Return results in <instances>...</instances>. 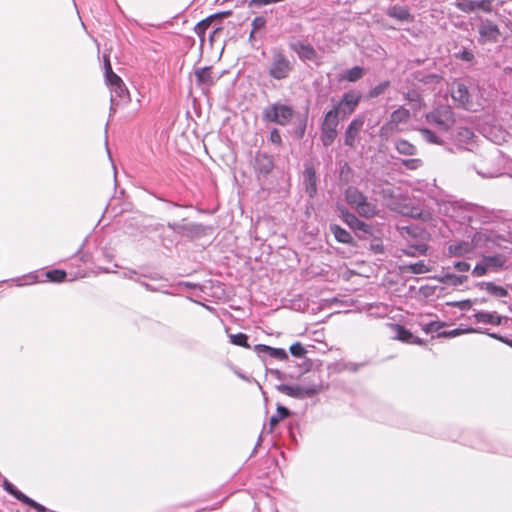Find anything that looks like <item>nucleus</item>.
I'll use <instances>...</instances> for the list:
<instances>
[{
    "label": "nucleus",
    "instance_id": "nucleus-1",
    "mask_svg": "<svg viewBox=\"0 0 512 512\" xmlns=\"http://www.w3.org/2000/svg\"><path fill=\"white\" fill-rule=\"evenodd\" d=\"M485 240L483 233L476 232L471 239L451 242L447 247V254L449 257L470 258Z\"/></svg>",
    "mask_w": 512,
    "mask_h": 512
},
{
    "label": "nucleus",
    "instance_id": "nucleus-2",
    "mask_svg": "<svg viewBox=\"0 0 512 512\" xmlns=\"http://www.w3.org/2000/svg\"><path fill=\"white\" fill-rule=\"evenodd\" d=\"M347 203L363 217H371L375 214V206L369 203L366 197L356 188L349 187L345 192Z\"/></svg>",
    "mask_w": 512,
    "mask_h": 512
},
{
    "label": "nucleus",
    "instance_id": "nucleus-3",
    "mask_svg": "<svg viewBox=\"0 0 512 512\" xmlns=\"http://www.w3.org/2000/svg\"><path fill=\"white\" fill-rule=\"evenodd\" d=\"M293 114L294 111L290 106L276 103L264 109L263 118L268 122H273L284 126L290 122Z\"/></svg>",
    "mask_w": 512,
    "mask_h": 512
},
{
    "label": "nucleus",
    "instance_id": "nucleus-4",
    "mask_svg": "<svg viewBox=\"0 0 512 512\" xmlns=\"http://www.w3.org/2000/svg\"><path fill=\"white\" fill-rule=\"evenodd\" d=\"M429 124L440 131H448L454 125L453 112L448 107H439L426 115Z\"/></svg>",
    "mask_w": 512,
    "mask_h": 512
},
{
    "label": "nucleus",
    "instance_id": "nucleus-5",
    "mask_svg": "<svg viewBox=\"0 0 512 512\" xmlns=\"http://www.w3.org/2000/svg\"><path fill=\"white\" fill-rule=\"evenodd\" d=\"M291 61L281 52L275 51L269 66V75L277 80L285 79L292 71Z\"/></svg>",
    "mask_w": 512,
    "mask_h": 512
},
{
    "label": "nucleus",
    "instance_id": "nucleus-6",
    "mask_svg": "<svg viewBox=\"0 0 512 512\" xmlns=\"http://www.w3.org/2000/svg\"><path fill=\"white\" fill-rule=\"evenodd\" d=\"M410 118L409 110L404 107H400L393 111L390 115V120L380 128V136L383 138H389L394 133L398 132L399 125L406 123Z\"/></svg>",
    "mask_w": 512,
    "mask_h": 512
},
{
    "label": "nucleus",
    "instance_id": "nucleus-7",
    "mask_svg": "<svg viewBox=\"0 0 512 512\" xmlns=\"http://www.w3.org/2000/svg\"><path fill=\"white\" fill-rule=\"evenodd\" d=\"M339 124L336 110H329L324 117L321 125V141L324 146H330L337 136V126Z\"/></svg>",
    "mask_w": 512,
    "mask_h": 512
},
{
    "label": "nucleus",
    "instance_id": "nucleus-8",
    "mask_svg": "<svg viewBox=\"0 0 512 512\" xmlns=\"http://www.w3.org/2000/svg\"><path fill=\"white\" fill-rule=\"evenodd\" d=\"M361 100V94L358 91L350 90L342 96L338 104L332 109L336 110V115L345 117L352 114Z\"/></svg>",
    "mask_w": 512,
    "mask_h": 512
},
{
    "label": "nucleus",
    "instance_id": "nucleus-9",
    "mask_svg": "<svg viewBox=\"0 0 512 512\" xmlns=\"http://www.w3.org/2000/svg\"><path fill=\"white\" fill-rule=\"evenodd\" d=\"M277 390L287 396L303 399L318 394L320 392V386L313 385L302 387L299 385L280 384L277 386Z\"/></svg>",
    "mask_w": 512,
    "mask_h": 512
},
{
    "label": "nucleus",
    "instance_id": "nucleus-10",
    "mask_svg": "<svg viewBox=\"0 0 512 512\" xmlns=\"http://www.w3.org/2000/svg\"><path fill=\"white\" fill-rule=\"evenodd\" d=\"M451 96L455 103L466 110H473V102L467 86L460 82L455 81L451 85Z\"/></svg>",
    "mask_w": 512,
    "mask_h": 512
},
{
    "label": "nucleus",
    "instance_id": "nucleus-11",
    "mask_svg": "<svg viewBox=\"0 0 512 512\" xmlns=\"http://www.w3.org/2000/svg\"><path fill=\"white\" fill-rule=\"evenodd\" d=\"M503 264L504 261L501 256H486L475 265L474 269L472 270V274L475 277H482L489 271H496L500 269Z\"/></svg>",
    "mask_w": 512,
    "mask_h": 512
},
{
    "label": "nucleus",
    "instance_id": "nucleus-12",
    "mask_svg": "<svg viewBox=\"0 0 512 512\" xmlns=\"http://www.w3.org/2000/svg\"><path fill=\"white\" fill-rule=\"evenodd\" d=\"M107 84L110 87V101H111V111H114L120 103L126 99H128L129 93L128 90L123 83L122 79L119 77L118 81H109Z\"/></svg>",
    "mask_w": 512,
    "mask_h": 512
},
{
    "label": "nucleus",
    "instance_id": "nucleus-13",
    "mask_svg": "<svg viewBox=\"0 0 512 512\" xmlns=\"http://www.w3.org/2000/svg\"><path fill=\"white\" fill-rule=\"evenodd\" d=\"M364 122L365 119L363 116H358L351 121V123L348 125L345 131L344 144L346 146H349L350 148H355L356 141L364 125Z\"/></svg>",
    "mask_w": 512,
    "mask_h": 512
},
{
    "label": "nucleus",
    "instance_id": "nucleus-14",
    "mask_svg": "<svg viewBox=\"0 0 512 512\" xmlns=\"http://www.w3.org/2000/svg\"><path fill=\"white\" fill-rule=\"evenodd\" d=\"M4 489L9 494L14 496L17 500H19L22 503H24V504L30 506L31 508L35 509L37 512H46L47 511V509L43 505L37 503L33 499H31L28 496H26L24 493H22L20 490L15 488L14 485L12 483H10L9 481H7V480L4 481Z\"/></svg>",
    "mask_w": 512,
    "mask_h": 512
},
{
    "label": "nucleus",
    "instance_id": "nucleus-15",
    "mask_svg": "<svg viewBox=\"0 0 512 512\" xmlns=\"http://www.w3.org/2000/svg\"><path fill=\"white\" fill-rule=\"evenodd\" d=\"M478 32L480 35V42L486 43V42H496L500 36L499 28L496 24H494L492 21L485 20L482 21Z\"/></svg>",
    "mask_w": 512,
    "mask_h": 512
},
{
    "label": "nucleus",
    "instance_id": "nucleus-16",
    "mask_svg": "<svg viewBox=\"0 0 512 512\" xmlns=\"http://www.w3.org/2000/svg\"><path fill=\"white\" fill-rule=\"evenodd\" d=\"M290 48L297 53L301 60H309L316 61L317 60V52L316 50L309 44H305L303 42L297 41L290 44Z\"/></svg>",
    "mask_w": 512,
    "mask_h": 512
},
{
    "label": "nucleus",
    "instance_id": "nucleus-17",
    "mask_svg": "<svg viewBox=\"0 0 512 512\" xmlns=\"http://www.w3.org/2000/svg\"><path fill=\"white\" fill-rule=\"evenodd\" d=\"M304 184H305V190L306 193L313 197L316 194L317 187H316V172L313 166L309 165L305 168L304 171Z\"/></svg>",
    "mask_w": 512,
    "mask_h": 512
},
{
    "label": "nucleus",
    "instance_id": "nucleus-18",
    "mask_svg": "<svg viewBox=\"0 0 512 512\" xmlns=\"http://www.w3.org/2000/svg\"><path fill=\"white\" fill-rule=\"evenodd\" d=\"M395 331V339L402 341L404 343L423 345V341L419 337L414 336L409 330H407L403 326L396 325Z\"/></svg>",
    "mask_w": 512,
    "mask_h": 512
},
{
    "label": "nucleus",
    "instance_id": "nucleus-19",
    "mask_svg": "<svg viewBox=\"0 0 512 512\" xmlns=\"http://www.w3.org/2000/svg\"><path fill=\"white\" fill-rule=\"evenodd\" d=\"M474 318L480 323H489L493 325H501L504 317L497 314V312L477 311Z\"/></svg>",
    "mask_w": 512,
    "mask_h": 512
},
{
    "label": "nucleus",
    "instance_id": "nucleus-20",
    "mask_svg": "<svg viewBox=\"0 0 512 512\" xmlns=\"http://www.w3.org/2000/svg\"><path fill=\"white\" fill-rule=\"evenodd\" d=\"M386 14L399 21L410 22L413 20V16L410 14L409 10L404 6H391L386 10Z\"/></svg>",
    "mask_w": 512,
    "mask_h": 512
},
{
    "label": "nucleus",
    "instance_id": "nucleus-21",
    "mask_svg": "<svg viewBox=\"0 0 512 512\" xmlns=\"http://www.w3.org/2000/svg\"><path fill=\"white\" fill-rule=\"evenodd\" d=\"M255 350L259 353H267L270 357L279 360H286L288 358L286 351L282 348H273L268 345L259 344L255 346Z\"/></svg>",
    "mask_w": 512,
    "mask_h": 512
},
{
    "label": "nucleus",
    "instance_id": "nucleus-22",
    "mask_svg": "<svg viewBox=\"0 0 512 512\" xmlns=\"http://www.w3.org/2000/svg\"><path fill=\"white\" fill-rule=\"evenodd\" d=\"M477 286L480 289L485 290L489 294L499 297V298L506 297L508 295L507 289H505L502 286H498V285L494 284L493 282H480L477 284Z\"/></svg>",
    "mask_w": 512,
    "mask_h": 512
},
{
    "label": "nucleus",
    "instance_id": "nucleus-23",
    "mask_svg": "<svg viewBox=\"0 0 512 512\" xmlns=\"http://www.w3.org/2000/svg\"><path fill=\"white\" fill-rule=\"evenodd\" d=\"M195 76L199 84L210 87L213 82L214 78L212 76V71L208 67L199 68L195 71Z\"/></svg>",
    "mask_w": 512,
    "mask_h": 512
},
{
    "label": "nucleus",
    "instance_id": "nucleus-24",
    "mask_svg": "<svg viewBox=\"0 0 512 512\" xmlns=\"http://www.w3.org/2000/svg\"><path fill=\"white\" fill-rule=\"evenodd\" d=\"M458 7L464 12H471L475 9L489 10L490 3L485 0H482V1L469 0V1H466L463 3H459Z\"/></svg>",
    "mask_w": 512,
    "mask_h": 512
},
{
    "label": "nucleus",
    "instance_id": "nucleus-25",
    "mask_svg": "<svg viewBox=\"0 0 512 512\" xmlns=\"http://www.w3.org/2000/svg\"><path fill=\"white\" fill-rule=\"evenodd\" d=\"M395 148L400 154L406 156H413L417 153L416 146L404 139L396 140Z\"/></svg>",
    "mask_w": 512,
    "mask_h": 512
},
{
    "label": "nucleus",
    "instance_id": "nucleus-26",
    "mask_svg": "<svg viewBox=\"0 0 512 512\" xmlns=\"http://www.w3.org/2000/svg\"><path fill=\"white\" fill-rule=\"evenodd\" d=\"M273 168V161L271 157L259 154L256 157V169L260 173L267 174L269 173Z\"/></svg>",
    "mask_w": 512,
    "mask_h": 512
},
{
    "label": "nucleus",
    "instance_id": "nucleus-27",
    "mask_svg": "<svg viewBox=\"0 0 512 512\" xmlns=\"http://www.w3.org/2000/svg\"><path fill=\"white\" fill-rule=\"evenodd\" d=\"M482 331L478 330V329H475V328H465V329H461V328H456V329H452V330H449V331H442V332H439L437 334V337H442V338H454V337H457V336H460V335H463V334H468V333H481Z\"/></svg>",
    "mask_w": 512,
    "mask_h": 512
},
{
    "label": "nucleus",
    "instance_id": "nucleus-28",
    "mask_svg": "<svg viewBox=\"0 0 512 512\" xmlns=\"http://www.w3.org/2000/svg\"><path fill=\"white\" fill-rule=\"evenodd\" d=\"M431 270V267L427 265L424 261H419L417 263L409 264L404 267V271L412 274H425L430 272Z\"/></svg>",
    "mask_w": 512,
    "mask_h": 512
},
{
    "label": "nucleus",
    "instance_id": "nucleus-29",
    "mask_svg": "<svg viewBox=\"0 0 512 512\" xmlns=\"http://www.w3.org/2000/svg\"><path fill=\"white\" fill-rule=\"evenodd\" d=\"M330 230L338 242L349 243L352 239L350 233L338 225H331Z\"/></svg>",
    "mask_w": 512,
    "mask_h": 512
},
{
    "label": "nucleus",
    "instance_id": "nucleus-30",
    "mask_svg": "<svg viewBox=\"0 0 512 512\" xmlns=\"http://www.w3.org/2000/svg\"><path fill=\"white\" fill-rule=\"evenodd\" d=\"M344 221L353 229L366 230V224L359 220L354 214L346 212L343 213Z\"/></svg>",
    "mask_w": 512,
    "mask_h": 512
},
{
    "label": "nucleus",
    "instance_id": "nucleus-31",
    "mask_svg": "<svg viewBox=\"0 0 512 512\" xmlns=\"http://www.w3.org/2000/svg\"><path fill=\"white\" fill-rule=\"evenodd\" d=\"M364 73H365V71L362 67L355 66V67L347 70V72L342 77V79H345L349 82H355V81L359 80L360 78H362Z\"/></svg>",
    "mask_w": 512,
    "mask_h": 512
},
{
    "label": "nucleus",
    "instance_id": "nucleus-32",
    "mask_svg": "<svg viewBox=\"0 0 512 512\" xmlns=\"http://www.w3.org/2000/svg\"><path fill=\"white\" fill-rule=\"evenodd\" d=\"M467 278L468 277L465 275L446 274L442 279H440V281L443 283L457 286L467 281Z\"/></svg>",
    "mask_w": 512,
    "mask_h": 512
},
{
    "label": "nucleus",
    "instance_id": "nucleus-33",
    "mask_svg": "<svg viewBox=\"0 0 512 512\" xmlns=\"http://www.w3.org/2000/svg\"><path fill=\"white\" fill-rule=\"evenodd\" d=\"M288 415H289V410L286 407L278 406L276 414H274L270 418L271 429H273L280 422V420L286 418Z\"/></svg>",
    "mask_w": 512,
    "mask_h": 512
},
{
    "label": "nucleus",
    "instance_id": "nucleus-34",
    "mask_svg": "<svg viewBox=\"0 0 512 512\" xmlns=\"http://www.w3.org/2000/svg\"><path fill=\"white\" fill-rule=\"evenodd\" d=\"M423 139L431 144H441L439 137L431 130L427 128L419 129Z\"/></svg>",
    "mask_w": 512,
    "mask_h": 512
},
{
    "label": "nucleus",
    "instance_id": "nucleus-35",
    "mask_svg": "<svg viewBox=\"0 0 512 512\" xmlns=\"http://www.w3.org/2000/svg\"><path fill=\"white\" fill-rule=\"evenodd\" d=\"M46 278L51 282H62L66 277V272L63 270H51L46 272Z\"/></svg>",
    "mask_w": 512,
    "mask_h": 512
},
{
    "label": "nucleus",
    "instance_id": "nucleus-36",
    "mask_svg": "<svg viewBox=\"0 0 512 512\" xmlns=\"http://www.w3.org/2000/svg\"><path fill=\"white\" fill-rule=\"evenodd\" d=\"M230 342L234 345L242 346V347H249L248 345V337L246 334L238 333V334H232L229 336Z\"/></svg>",
    "mask_w": 512,
    "mask_h": 512
},
{
    "label": "nucleus",
    "instance_id": "nucleus-37",
    "mask_svg": "<svg viewBox=\"0 0 512 512\" xmlns=\"http://www.w3.org/2000/svg\"><path fill=\"white\" fill-rule=\"evenodd\" d=\"M388 87H389L388 81L382 82L369 91L368 97L376 98L379 95L383 94Z\"/></svg>",
    "mask_w": 512,
    "mask_h": 512
},
{
    "label": "nucleus",
    "instance_id": "nucleus-38",
    "mask_svg": "<svg viewBox=\"0 0 512 512\" xmlns=\"http://www.w3.org/2000/svg\"><path fill=\"white\" fill-rule=\"evenodd\" d=\"M104 60H105V78H106V82H109V81H118L119 80V76L116 75L113 70H112V67H111V64H110V61L108 59V57H104Z\"/></svg>",
    "mask_w": 512,
    "mask_h": 512
},
{
    "label": "nucleus",
    "instance_id": "nucleus-39",
    "mask_svg": "<svg viewBox=\"0 0 512 512\" xmlns=\"http://www.w3.org/2000/svg\"><path fill=\"white\" fill-rule=\"evenodd\" d=\"M445 326V323L444 322H440V321H432V322H429L427 324H424L422 329L425 333H432V332H437L439 331L441 328H443Z\"/></svg>",
    "mask_w": 512,
    "mask_h": 512
},
{
    "label": "nucleus",
    "instance_id": "nucleus-40",
    "mask_svg": "<svg viewBox=\"0 0 512 512\" xmlns=\"http://www.w3.org/2000/svg\"><path fill=\"white\" fill-rule=\"evenodd\" d=\"M402 165L405 166L409 170H417L422 167L423 162L419 158H411L402 160Z\"/></svg>",
    "mask_w": 512,
    "mask_h": 512
},
{
    "label": "nucleus",
    "instance_id": "nucleus-41",
    "mask_svg": "<svg viewBox=\"0 0 512 512\" xmlns=\"http://www.w3.org/2000/svg\"><path fill=\"white\" fill-rule=\"evenodd\" d=\"M18 286L29 285L38 282V276L35 273H30L23 278H18L15 280Z\"/></svg>",
    "mask_w": 512,
    "mask_h": 512
},
{
    "label": "nucleus",
    "instance_id": "nucleus-42",
    "mask_svg": "<svg viewBox=\"0 0 512 512\" xmlns=\"http://www.w3.org/2000/svg\"><path fill=\"white\" fill-rule=\"evenodd\" d=\"M210 27V21L208 19L200 21L194 28L195 33L200 37L203 38L206 31Z\"/></svg>",
    "mask_w": 512,
    "mask_h": 512
},
{
    "label": "nucleus",
    "instance_id": "nucleus-43",
    "mask_svg": "<svg viewBox=\"0 0 512 512\" xmlns=\"http://www.w3.org/2000/svg\"><path fill=\"white\" fill-rule=\"evenodd\" d=\"M266 24V20L264 17L262 16H259V17H256L254 18V20L252 21V31L250 33V38L253 37L254 33L257 32L258 30L262 29Z\"/></svg>",
    "mask_w": 512,
    "mask_h": 512
},
{
    "label": "nucleus",
    "instance_id": "nucleus-44",
    "mask_svg": "<svg viewBox=\"0 0 512 512\" xmlns=\"http://www.w3.org/2000/svg\"><path fill=\"white\" fill-rule=\"evenodd\" d=\"M289 350L293 356L298 357V358L303 357L306 353V349L299 342L292 344L290 346Z\"/></svg>",
    "mask_w": 512,
    "mask_h": 512
},
{
    "label": "nucleus",
    "instance_id": "nucleus-45",
    "mask_svg": "<svg viewBox=\"0 0 512 512\" xmlns=\"http://www.w3.org/2000/svg\"><path fill=\"white\" fill-rule=\"evenodd\" d=\"M414 250H416L419 254H425L426 253V250H427V247L426 245L424 244H421V245H417L415 248L413 249H409V250H406L405 253L409 256H415L416 253L414 252Z\"/></svg>",
    "mask_w": 512,
    "mask_h": 512
},
{
    "label": "nucleus",
    "instance_id": "nucleus-46",
    "mask_svg": "<svg viewBox=\"0 0 512 512\" xmlns=\"http://www.w3.org/2000/svg\"><path fill=\"white\" fill-rule=\"evenodd\" d=\"M454 268L459 272H467L470 269V264L465 261H458L454 264Z\"/></svg>",
    "mask_w": 512,
    "mask_h": 512
},
{
    "label": "nucleus",
    "instance_id": "nucleus-47",
    "mask_svg": "<svg viewBox=\"0 0 512 512\" xmlns=\"http://www.w3.org/2000/svg\"><path fill=\"white\" fill-rule=\"evenodd\" d=\"M270 140L274 144H280L281 143V135H280V133L278 132L277 129H274V130L271 131V133H270Z\"/></svg>",
    "mask_w": 512,
    "mask_h": 512
},
{
    "label": "nucleus",
    "instance_id": "nucleus-48",
    "mask_svg": "<svg viewBox=\"0 0 512 512\" xmlns=\"http://www.w3.org/2000/svg\"><path fill=\"white\" fill-rule=\"evenodd\" d=\"M471 305H472L471 300H463V301L453 303V306L458 307L462 310L469 309L471 307Z\"/></svg>",
    "mask_w": 512,
    "mask_h": 512
},
{
    "label": "nucleus",
    "instance_id": "nucleus-49",
    "mask_svg": "<svg viewBox=\"0 0 512 512\" xmlns=\"http://www.w3.org/2000/svg\"><path fill=\"white\" fill-rule=\"evenodd\" d=\"M406 98L410 102H419L420 101V96L415 91L407 93Z\"/></svg>",
    "mask_w": 512,
    "mask_h": 512
},
{
    "label": "nucleus",
    "instance_id": "nucleus-50",
    "mask_svg": "<svg viewBox=\"0 0 512 512\" xmlns=\"http://www.w3.org/2000/svg\"><path fill=\"white\" fill-rule=\"evenodd\" d=\"M461 58L466 61H471L473 58V54L465 50L461 53Z\"/></svg>",
    "mask_w": 512,
    "mask_h": 512
},
{
    "label": "nucleus",
    "instance_id": "nucleus-51",
    "mask_svg": "<svg viewBox=\"0 0 512 512\" xmlns=\"http://www.w3.org/2000/svg\"><path fill=\"white\" fill-rule=\"evenodd\" d=\"M488 335L494 339L500 340L502 342H506V340L502 336H499L495 333H488Z\"/></svg>",
    "mask_w": 512,
    "mask_h": 512
},
{
    "label": "nucleus",
    "instance_id": "nucleus-52",
    "mask_svg": "<svg viewBox=\"0 0 512 512\" xmlns=\"http://www.w3.org/2000/svg\"><path fill=\"white\" fill-rule=\"evenodd\" d=\"M464 133H465V136H472V133L467 129L464 130Z\"/></svg>",
    "mask_w": 512,
    "mask_h": 512
},
{
    "label": "nucleus",
    "instance_id": "nucleus-53",
    "mask_svg": "<svg viewBox=\"0 0 512 512\" xmlns=\"http://www.w3.org/2000/svg\"><path fill=\"white\" fill-rule=\"evenodd\" d=\"M273 373H275L277 376H280V374H281L280 371H278V370L273 371Z\"/></svg>",
    "mask_w": 512,
    "mask_h": 512
},
{
    "label": "nucleus",
    "instance_id": "nucleus-54",
    "mask_svg": "<svg viewBox=\"0 0 512 512\" xmlns=\"http://www.w3.org/2000/svg\"><path fill=\"white\" fill-rule=\"evenodd\" d=\"M131 274H135V271L129 273V277L131 278ZM128 277V275H126Z\"/></svg>",
    "mask_w": 512,
    "mask_h": 512
},
{
    "label": "nucleus",
    "instance_id": "nucleus-55",
    "mask_svg": "<svg viewBox=\"0 0 512 512\" xmlns=\"http://www.w3.org/2000/svg\"><path fill=\"white\" fill-rule=\"evenodd\" d=\"M485 176L492 177L493 175L491 173H489V174H485Z\"/></svg>",
    "mask_w": 512,
    "mask_h": 512
},
{
    "label": "nucleus",
    "instance_id": "nucleus-56",
    "mask_svg": "<svg viewBox=\"0 0 512 512\" xmlns=\"http://www.w3.org/2000/svg\"><path fill=\"white\" fill-rule=\"evenodd\" d=\"M239 377L245 379V377L243 376V374H238Z\"/></svg>",
    "mask_w": 512,
    "mask_h": 512
}]
</instances>
